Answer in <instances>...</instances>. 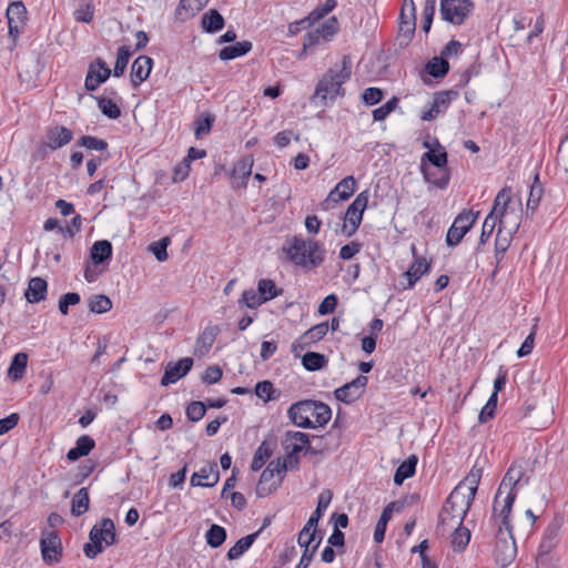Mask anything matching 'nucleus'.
Wrapping results in <instances>:
<instances>
[{
	"instance_id": "obj_1",
	"label": "nucleus",
	"mask_w": 568,
	"mask_h": 568,
	"mask_svg": "<svg viewBox=\"0 0 568 568\" xmlns=\"http://www.w3.org/2000/svg\"><path fill=\"white\" fill-rule=\"evenodd\" d=\"M282 251L293 265L305 271H312L321 266L326 254L322 243L313 239H305L302 235L287 239L282 246Z\"/></svg>"
},
{
	"instance_id": "obj_2",
	"label": "nucleus",
	"mask_w": 568,
	"mask_h": 568,
	"mask_svg": "<svg viewBox=\"0 0 568 568\" xmlns=\"http://www.w3.org/2000/svg\"><path fill=\"white\" fill-rule=\"evenodd\" d=\"M483 468L474 465L468 475L453 489L443 508L453 514L455 523H463L477 493Z\"/></svg>"
},
{
	"instance_id": "obj_3",
	"label": "nucleus",
	"mask_w": 568,
	"mask_h": 568,
	"mask_svg": "<svg viewBox=\"0 0 568 568\" xmlns=\"http://www.w3.org/2000/svg\"><path fill=\"white\" fill-rule=\"evenodd\" d=\"M352 61L344 55L341 63L332 67L318 81L315 92L311 98L312 102L321 106H327L336 97L344 95L343 84L351 78Z\"/></svg>"
},
{
	"instance_id": "obj_4",
	"label": "nucleus",
	"mask_w": 568,
	"mask_h": 568,
	"mask_svg": "<svg viewBox=\"0 0 568 568\" xmlns=\"http://www.w3.org/2000/svg\"><path fill=\"white\" fill-rule=\"evenodd\" d=\"M525 467L521 463H514L505 474L494 499V516L499 513L504 518L509 517L513 504L516 499V488L528 484L529 478L525 477Z\"/></svg>"
},
{
	"instance_id": "obj_5",
	"label": "nucleus",
	"mask_w": 568,
	"mask_h": 568,
	"mask_svg": "<svg viewBox=\"0 0 568 568\" xmlns=\"http://www.w3.org/2000/svg\"><path fill=\"white\" fill-rule=\"evenodd\" d=\"M288 417L294 425L302 428H316L326 425L332 410L328 405L316 400H302L288 408Z\"/></svg>"
},
{
	"instance_id": "obj_6",
	"label": "nucleus",
	"mask_w": 568,
	"mask_h": 568,
	"mask_svg": "<svg viewBox=\"0 0 568 568\" xmlns=\"http://www.w3.org/2000/svg\"><path fill=\"white\" fill-rule=\"evenodd\" d=\"M493 517L497 521L496 525H498L495 540V560L504 568L514 561L517 548L509 525V517L504 518V516H499V513L496 516L493 515Z\"/></svg>"
},
{
	"instance_id": "obj_7",
	"label": "nucleus",
	"mask_w": 568,
	"mask_h": 568,
	"mask_svg": "<svg viewBox=\"0 0 568 568\" xmlns=\"http://www.w3.org/2000/svg\"><path fill=\"white\" fill-rule=\"evenodd\" d=\"M91 542H88L83 547V551L88 558H95L100 552L103 551L102 541L106 546L113 545L115 541V528L114 524L110 518H104L100 525H94L89 534Z\"/></svg>"
},
{
	"instance_id": "obj_8",
	"label": "nucleus",
	"mask_w": 568,
	"mask_h": 568,
	"mask_svg": "<svg viewBox=\"0 0 568 568\" xmlns=\"http://www.w3.org/2000/svg\"><path fill=\"white\" fill-rule=\"evenodd\" d=\"M368 196L363 192L359 193L353 203L347 207L344 216V223L341 229V233L349 237L352 236L358 229L364 210L367 206Z\"/></svg>"
},
{
	"instance_id": "obj_9",
	"label": "nucleus",
	"mask_w": 568,
	"mask_h": 568,
	"mask_svg": "<svg viewBox=\"0 0 568 568\" xmlns=\"http://www.w3.org/2000/svg\"><path fill=\"white\" fill-rule=\"evenodd\" d=\"M474 9L470 0H442L440 14L443 20L453 24H462Z\"/></svg>"
},
{
	"instance_id": "obj_10",
	"label": "nucleus",
	"mask_w": 568,
	"mask_h": 568,
	"mask_svg": "<svg viewBox=\"0 0 568 568\" xmlns=\"http://www.w3.org/2000/svg\"><path fill=\"white\" fill-rule=\"evenodd\" d=\"M478 214L479 212L463 211L456 216L446 235L448 246H456L460 243L466 233L473 227Z\"/></svg>"
},
{
	"instance_id": "obj_11",
	"label": "nucleus",
	"mask_w": 568,
	"mask_h": 568,
	"mask_svg": "<svg viewBox=\"0 0 568 568\" xmlns=\"http://www.w3.org/2000/svg\"><path fill=\"white\" fill-rule=\"evenodd\" d=\"M523 216L521 202H518L516 207L509 206V202L504 206L501 203L498 206V220L499 233L516 234Z\"/></svg>"
},
{
	"instance_id": "obj_12",
	"label": "nucleus",
	"mask_w": 568,
	"mask_h": 568,
	"mask_svg": "<svg viewBox=\"0 0 568 568\" xmlns=\"http://www.w3.org/2000/svg\"><path fill=\"white\" fill-rule=\"evenodd\" d=\"M42 558L48 565L57 564L61 560L62 544L54 530H44L40 539Z\"/></svg>"
},
{
	"instance_id": "obj_13",
	"label": "nucleus",
	"mask_w": 568,
	"mask_h": 568,
	"mask_svg": "<svg viewBox=\"0 0 568 568\" xmlns=\"http://www.w3.org/2000/svg\"><path fill=\"white\" fill-rule=\"evenodd\" d=\"M508 202H510V189L504 187L498 192L497 196L495 197L493 210L486 216L483 223L481 234L479 237V245L485 244L494 232V229L498 220V206L501 203L505 206Z\"/></svg>"
},
{
	"instance_id": "obj_14",
	"label": "nucleus",
	"mask_w": 568,
	"mask_h": 568,
	"mask_svg": "<svg viewBox=\"0 0 568 568\" xmlns=\"http://www.w3.org/2000/svg\"><path fill=\"white\" fill-rule=\"evenodd\" d=\"M368 378L364 375L357 376L349 383L335 389L336 399L345 404H351L358 399L365 392Z\"/></svg>"
},
{
	"instance_id": "obj_15",
	"label": "nucleus",
	"mask_w": 568,
	"mask_h": 568,
	"mask_svg": "<svg viewBox=\"0 0 568 568\" xmlns=\"http://www.w3.org/2000/svg\"><path fill=\"white\" fill-rule=\"evenodd\" d=\"M310 439L308 435L302 432H286L283 439V445L287 450V459L292 462L294 459L295 464H298L297 454H300L303 449L307 448Z\"/></svg>"
},
{
	"instance_id": "obj_16",
	"label": "nucleus",
	"mask_w": 568,
	"mask_h": 568,
	"mask_svg": "<svg viewBox=\"0 0 568 568\" xmlns=\"http://www.w3.org/2000/svg\"><path fill=\"white\" fill-rule=\"evenodd\" d=\"M457 95L458 93L453 90L436 92L430 108L422 113L420 119L423 121H432L436 119L440 113L447 110L452 101L456 99Z\"/></svg>"
},
{
	"instance_id": "obj_17",
	"label": "nucleus",
	"mask_w": 568,
	"mask_h": 568,
	"mask_svg": "<svg viewBox=\"0 0 568 568\" xmlns=\"http://www.w3.org/2000/svg\"><path fill=\"white\" fill-rule=\"evenodd\" d=\"M416 28V7L414 0H404L399 14V34L410 40Z\"/></svg>"
},
{
	"instance_id": "obj_18",
	"label": "nucleus",
	"mask_w": 568,
	"mask_h": 568,
	"mask_svg": "<svg viewBox=\"0 0 568 568\" xmlns=\"http://www.w3.org/2000/svg\"><path fill=\"white\" fill-rule=\"evenodd\" d=\"M192 366L193 359L191 357L181 358L176 363H169L161 378V385L168 386L176 383L191 371Z\"/></svg>"
},
{
	"instance_id": "obj_19",
	"label": "nucleus",
	"mask_w": 568,
	"mask_h": 568,
	"mask_svg": "<svg viewBox=\"0 0 568 568\" xmlns=\"http://www.w3.org/2000/svg\"><path fill=\"white\" fill-rule=\"evenodd\" d=\"M220 475L216 463L203 466L191 476V485L199 487H213L219 483Z\"/></svg>"
},
{
	"instance_id": "obj_20",
	"label": "nucleus",
	"mask_w": 568,
	"mask_h": 568,
	"mask_svg": "<svg viewBox=\"0 0 568 568\" xmlns=\"http://www.w3.org/2000/svg\"><path fill=\"white\" fill-rule=\"evenodd\" d=\"M153 60L148 55L138 57L131 68V82L134 89L139 88L144 82L152 70Z\"/></svg>"
},
{
	"instance_id": "obj_21",
	"label": "nucleus",
	"mask_w": 568,
	"mask_h": 568,
	"mask_svg": "<svg viewBox=\"0 0 568 568\" xmlns=\"http://www.w3.org/2000/svg\"><path fill=\"white\" fill-rule=\"evenodd\" d=\"M72 139L73 133L70 129L63 125H57L48 129L45 145L54 151L70 143Z\"/></svg>"
},
{
	"instance_id": "obj_22",
	"label": "nucleus",
	"mask_w": 568,
	"mask_h": 568,
	"mask_svg": "<svg viewBox=\"0 0 568 568\" xmlns=\"http://www.w3.org/2000/svg\"><path fill=\"white\" fill-rule=\"evenodd\" d=\"M355 179L349 175L339 181L336 186L329 192L326 202L337 203L339 201L347 200L351 195H353L355 191Z\"/></svg>"
},
{
	"instance_id": "obj_23",
	"label": "nucleus",
	"mask_w": 568,
	"mask_h": 568,
	"mask_svg": "<svg viewBox=\"0 0 568 568\" xmlns=\"http://www.w3.org/2000/svg\"><path fill=\"white\" fill-rule=\"evenodd\" d=\"M47 291V282L41 277H33L29 281L24 296L29 303H39L45 300Z\"/></svg>"
},
{
	"instance_id": "obj_24",
	"label": "nucleus",
	"mask_w": 568,
	"mask_h": 568,
	"mask_svg": "<svg viewBox=\"0 0 568 568\" xmlns=\"http://www.w3.org/2000/svg\"><path fill=\"white\" fill-rule=\"evenodd\" d=\"M94 446L95 443L92 437L89 435H82L77 439L75 446L68 452L67 458L71 462H75L79 458L89 455Z\"/></svg>"
},
{
	"instance_id": "obj_25",
	"label": "nucleus",
	"mask_w": 568,
	"mask_h": 568,
	"mask_svg": "<svg viewBox=\"0 0 568 568\" xmlns=\"http://www.w3.org/2000/svg\"><path fill=\"white\" fill-rule=\"evenodd\" d=\"M430 270V264L425 258H416L412 266L403 274L407 278L406 288H412L415 283Z\"/></svg>"
},
{
	"instance_id": "obj_26",
	"label": "nucleus",
	"mask_w": 568,
	"mask_h": 568,
	"mask_svg": "<svg viewBox=\"0 0 568 568\" xmlns=\"http://www.w3.org/2000/svg\"><path fill=\"white\" fill-rule=\"evenodd\" d=\"M544 195V186L539 179V173H536L530 185L528 200L526 203V214L531 212V214L537 210L541 199Z\"/></svg>"
},
{
	"instance_id": "obj_27",
	"label": "nucleus",
	"mask_w": 568,
	"mask_h": 568,
	"mask_svg": "<svg viewBox=\"0 0 568 568\" xmlns=\"http://www.w3.org/2000/svg\"><path fill=\"white\" fill-rule=\"evenodd\" d=\"M328 323H320L307 329L298 339L300 345L308 346L312 343L321 341L328 332Z\"/></svg>"
},
{
	"instance_id": "obj_28",
	"label": "nucleus",
	"mask_w": 568,
	"mask_h": 568,
	"mask_svg": "<svg viewBox=\"0 0 568 568\" xmlns=\"http://www.w3.org/2000/svg\"><path fill=\"white\" fill-rule=\"evenodd\" d=\"M252 50V43L250 41L236 42L233 45L223 48L219 52V58L223 61L232 60L242 55H245Z\"/></svg>"
},
{
	"instance_id": "obj_29",
	"label": "nucleus",
	"mask_w": 568,
	"mask_h": 568,
	"mask_svg": "<svg viewBox=\"0 0 568 568\" xmlns=\"http://www.w3.org/2000/svg\"><path fill=\"white\" fill-rule=\"evenodd\" d=\"M202 28L209 33H215L223 29L224 18L219 13L217 10L211 9L202 17Z\"/></svg>"
},
{
	"instance_id": "obj_30",
	"label": "nucleus",
	"mask_w": 568,
	"mask_h": 568,
	"mask_svg": "<svg viewBox=\"0 0 568 568\" xmlns=\"http://www.w3.org/2000/svg\"><path fill=\"white\" fill-rule=\"evenodd\" d=\"M112 255V245L106 240L94 242L91 247L90 256L94 264H101Z\"/></svg>"
},
{
	"instance_id": "obj_31",
	"label": "nucleus",
	"mask_w": 568,
	"mask_h": 568,
	"mask_svg": "<svg viewBox=\"0 0 568 568\" xmlns=\"http://www.w3.org/2000/svg\"><path fill=\"white\" fill-rule=\"evenodd\" d=\"M27 364L28 355L26 353H17L8 369L9 377L14 382L20 381L26 374Z\"/></svg>"
},
{
	"instance_id": "obj_32",
	"label": "nucleus",
	"mask_w": 568,
	"mask_h": 568,
	"mask_svg": "<svg viewBox=\"0 0 568 568\" xmlns=\"http://www.w3.org/2000/svg\"><path fill=\"white\" fill-rule=\"evenodd\" d=\"M416 465L417 457L412 455L397 467L394 475V483L399 486L405 479L412 477L415 474Z\"/></svg>"
},
{
	"instance_id": "obj_33",
	"label": "nucleus",
	"mask_w": 568,
	"mask_h": 568,
	"mask_svg": "<svg viewBox=\"0 0 568 568\" xmlns=\"http://www.w3.org/2000/svg\"><path fill=\"white\" fill-rule=\"evenodd\" d=\"M27 9L21 1H14L9 4L7 9V19L9 26V32L12 34L13 30H17V26L13 27L14 22H22L26 18Z\"/></svg>"
},
{
	"instance_id": "obj_34",
	"label": "nucleus",
	"mask_w": 568,
	"mask_h": 568,
	"mask_svg": "<svg viewBox=\"0 0 568 568\" xmlns=\"http://www.w3.org/2000/svg\"><path fill=\"white\" fill-rule=\"evenodd\" d=\"M261 530L239 539L227 551L230 560L239 559L253 545Z\"/></svg>"
},
{
	"instance_id": "obj_35",
	"label": "nucleus",
	"mask_w": 568,
	"mask_h": 568,
	"mask_svg": "<svg viewBox=\"0 0 568 568\" xmlns=\"http://www.w3.org/2000/svg\"><path fill=\"white\" fill-rule=\"evenodd\" d=\"M89 491L88 488H80L73 496L71 503V514L75 517L81 516L89 509Z\"/></svg>"
},
{
	"instance_id": "obj_36",
	"label": "nucleus",
	"mask_w": 568,
	"mask_h": 568,
	"mask_svg": "<svg viewBox=\"0 0 568 568\" xmlns=\"http://www.w3.org/2000/svg\"><path fill=\"white\" fill-rule=\"evenodd\" d=\"M217 333V326H211L205 328L196 339V352L201 354H206L211 346L213 345Z\"/></svg>"
},
{
	"instance_id": "obj_37",
	"label": "nucleus",
	"mask_w": 568,
	"mask_h": 568,
	"mask_svg": "<svg viewBox=\"0 0 568 568\" xmlns=\"http://www.w3.org/2000/svg\"><path fill=\"white\" fill-rule=\"evenodd\" d=\"M454 531L452 534V547L454 551H462L466 548L470 540V530L463 525L458 527L452 528Z\"/></svg>"
},
{
	"instance_id": "obj_38",
	"label": "nucleus",
	"mask_w": 568,
	"mask_h": 568,
	"mask_svg": "<svg viewBox=\"0 0 568 568\" xmlns=\"http://www.w3.org/2000/svg\"><path fill=\"white\" fill-rule=\"evenodd\" d=\"M331 498L332 496L329 491H324L318 496L317 507L306 523L310 527L317 528L318 521L323 516V511L328 507L331 503Z\"/></svg>"
},
{
	"instance_id": "obj_39",
	"label": "nucleus",
	"mask_w": 568,
	"mask_h": 568,
	"mask_svg": "<svg viewBox=\"0 0 568 568\" xmlns=\"http://www.w3.org/2000/svg\"><path fill=\"white\" fill-rule=\"evenodd\" d=\"M88 307L92 313L103 314L112 308V302L106 295L98 294L89 298Z\"/></svg>"
},
{
	"instance_id": "obj_40",
	"label": "nucleus",
	"mask_w": 568,
	"mask_h": 568,
	"mask_svg": "<svg viewBox=\"0 0 568 568\" xmlns=\"http://www.w3.org/2000/svg\"><path fill=\"white\" fill-rule=\"evenodd\" d=\"M131 55H132V50L130 47L122 45L119 48L116 60H115V65H114V70H113L114 77L119 78L124 73Z\"/></svg>"
},
{
	"instance_id": "obj_41",
	"label": "nucleus",
	"mask_w": 568,
	"mask_h": 568,
	"mask_svg": "<svg viewBox=\"0 0 568 568\" xmlns=\"http://www.w3.org/2000/svg\"><path fill=\"white\" fill-rule=\"evenodd\" d=\"M303 366L311 372L322 369L327 361L323 354L307 352L302 358Z\"/></svg>"
},
{
	"instance_id": "obj_42",
	"label": "nucleus",
	"mask_w": 568,
	"mask_h": 568,
	"mask_svg": "<svg viewBox=\"0 0 568 568\" xmlns=\"http://www.w3.org/2000/svg\"><path fill=\"white\" fill-rule=\"evenodd\" d=\"M78 22L90 23L94 17V7L91 1L82 0L73 12Z\"/></svg>"
},
{
	"instance_id": "obj_43",
	"label": "nucleus",
	"mask_w": 568,
	"mask_h": 568,
	"mask_svg": "<svg viewBox=\"0 0 568 568\" xmlns=\"http://www.w3.org/2000/svg\"><path fill=\"white\" fill-rule=\"evenodd\" d=\"M558 541V527L549 526L539 546V555L548 554Z\"/></svg>"
},
{
	"instance_id": "obj_44",
	"label": "nucleus",
	"mask_w": 568,
	"mask_h": 568,
	"mask_svg": "<svg viewBox=\"0 0 568 568\" xmlns=\"http://www.w3.org/2000/svg\"><path fill=\"white\" fill-rule=\"evenodd\" d=\"M426 70L434 78H443L447 74L449 64L444 58L435 57L426 64Z\"/></svg>"
},
{
	"instance_id": "obj_45",
	"label": "nucleus",
	"mask_w": 568,
	"mask_h": 568,
	"mask_svg": "<svg viewBox=\"0 0 568 568\" xmlns=\"http://www.w3.org/2000/svg\"><path fill=\"white\" fill-rule=\"evenodd\" d=\"M206 542L213 548L220 547L226 539V530L219 526L212 525L205 534Z\"/></svg>"
},
{
	"instance_id": "obj_46",
	"label": "nucleus",
	"mask_w": 568,
	"mask_h": 568,
	"mask_svg": "<svg viewBox=\"0 0 568 568\" xmlns=\"http://www.w3.org/2000/svg\"><path fill=\"white\" fill-rule=\"evenodd\" d=\"M100 111L109 119H118L121 115V110L116 103L111 99L104 97H95Z\"/></svg>"
},
{
	"instance_id": "obj_47",
	"label": "nucleus",
	"mask_w": 568,
	"mask_h": 568,
	"mask_svg": "<svg viewBox=\"0 0 568 568\" xmlns=\"http://www.w3.org/2000/svg\"><path fill=\"white\" fill-rule=\"evenodd\" d=\"M255 395L265 400H274L277 398L280 393L274 388L270 381L258 382L255 386Z\"/></svg>"
},
{
	"instance_id": "obj_48",
	"label": "nucleus",
	"mask_w": 568,
	"mask_h": 568,
	"mask_svg": "<svg viewBox=\"0 0 568 568\" xmlns=\"http://www.w3.org/2000/svg\"><path fill=\"white\" fill-rule=\"evenodd\" d=\"M316 541V528L305 524L297 537L298 545L304 549H312Z\"/></svg>"
},
{
	"instance_id": "obj_49",
	"label": "nucleus",
	"mask_w": 568,
	"mask_h": 568,
	"mask_svg": "<svg viewBox=\"0 0 568 568\" xmlns=\"http://www.w3.org/2000/svg\"><path fill=\"white\" fill-rule=\"evenodd\" d=\"M257 292L265 302L276 297L280 291L276 288L275 283L272 280H260L257 284Z\"/></svg>"
},
{
	"instance_id": "obj_50",
	"label": "nucleus",
	"mask_w": 568,
	"mask_h": 568,
	"mask_svg": "<svg viewBox=\"0 0 568 568\" xmlns=\"http://www.w3.org/2000/svg\"><path fill=\"white\" fill-rule=\"evenodd\" d=\"M497 399L498 396L496 395V392H493L490 397L488 398L486 405L481 408L478 420L481 424L487 423L495 416L496 407H497Z\"/></svg>"
},
{
	"instance_id": "obj_51",
	"label": "nucleus",
	"mask_w": 568,
	"mask_h": 568,
	"mask_svg": "<svg viewBox=\"0 0 568 568\" xmlns=\"http://www.w3.org/2000/svg\"><path fill=\"white\" fill-rule=\"evenodd\" d=\"M215 120V116L213 114H205L204 116H200L195 121V130L194 134L197 139L202 138L203 135L207 134L211 131L212 124Z\"/></svg>"
},
{
	"instance_id": "obj_52",
	"label": "nucleus",
	"mask_w": 568,
	"mask_h": 568,
	"mask_svg": "<svg viewBox=\"0 0 568 568\" xmlns=\"http://www.w3.org/2000/svg\"><path fill=\"white\" fill-rule=\"evenodd\" d=\"M170 237L166 236L149 245V250L154 254L159 262H164L168 260L166 248L170 245Z\"/></svg>"
},
{
	"instance_id": "obj_53",
	"label": "nucleus",
	"mask_w": 568,
	"mask_h": 568,
	"mask_svg": "<svg viewBox=\"0 0 568 568\" xmlns=\"http://www.w3.org/2000/svg\"><path fill=\"white\" fill-rule=\"evenodd\" d=\"M459 525H463V523H455L453 514L449 510H446L445 508L442 509V513L439 514V523L437 526L438 531L446 534L447 531L452 530V528L458 527Z\"/></svg>"
},
{
	"instance_id": "obj_54",
	"label": "nucleus",
	"mask_w": 568,
	"mask_h": 568,
	"mask_svg": "<svg viewBox=\"0 0 568 568\" xmlns=\"http://www.w3.org/2000/svg\"><path fill=\"white\" fill-rule=\"evenodd\" d=\"M271 456V450L265 446V444H262L255 452L252 463H251V469L253 471L260 470L266 460Z\"/></svg>"
},
{
	"instance_id": "obj_55",
	"label": "nucleus",
	"mask_w": 568,
	"mask_h": 568,
	"mask_svg": "<svg viewBox=\"0 0 568 568\" xmlns=\"http://www.w3.org/2000/svg\"><path fill=\"white\" fill-rule=\"evenodd\" d=\"M398 100L397 98H392L385 104L373 111V118L375 121H383L387 118L389 113H392L397 106Z\"/></svg>"
},
{
	"instance_id": "obj_56",
	"label": "nucleus",
	"mask_w": 568,
	"mask_h": 568,
	"mask_svg": "<svg viewBox=\"0 0 568 568\" xmlns=\"http://www.w3.org/2000/svg\"><path fill=\"white\" fill-rule=\"evenodd\" d=\"M206 413V405L203 402H192L186 408V416L192 422H199Z\"/></svg>"
},
{
	"instance_id": "obj_57",
	"label": "nucleus",
	"mask_w": 568,
	"mask_h": 568,
	"mask_svg": "<svg viewBox=\"0 0 568 568\" xmlns=\"http://www.w3.org/2000/svg\"><path fill=\"white\" fill-rule=\"evenodd\" d=\"M439 151L436 153L434 150H429L423 155V160L427 159L433 165L443 169L447 164V153L443 150V148L438 144Z\"/></svg>"
},
{
	"instance_id": "obj_58",
	"label": "nucleus",
	"mask_w": 568,
	"mask_h": 568,
	"mask_svg": "<svg viewBox=\"0 0 568 568\" xmlns=\"http://www.w3.org/2000/svg\"><path fill=\"white\" fill-rule=\"evenodd\" d=\"M79 144L90 150L105 151L108 143L104 140L91 135H84L79 140Z\"/></svg>"
},
{
	"instance_id": "obj_59",
	"label": "nucleus",
	"mask_w": 568,
	"mask_h": 568,
	"mask_svg": "<svg viewBox=\"0 0 568 568\" xmlns=\"http://www.w3.org/2000/svg\"><path fill=\"white\" fill-rule=\"evenodd\" d=\"M436 0H426L425 6L423 8V30L428 32L432 27L433 18L435 14Z\"/></svg>"
},
{
	"instance_id": "obj_60",
	"label": "nucleus",
	"mask_w": 568,
	"mask_h": 568,
	"mask_svg": "<svg viewBox=\"0 0 568 568\" xmlns=\"http://www.w3.org/2000/svg\"><path fill=\"white\" fill-rule=\"evenodd\" d=\"M240 302H243L247 307L255 308L262 303H265V298H262L258 292L254 290L244 291Z\"/></svg>"
},
{
	"instance_id": "obj_61",
	"label": "nucleus",
	"mask_w": 568,
	"mask_h": 568,
	"mask_svg": "<svg viewBox=\"0 0 568 568\" xmlns=\"http://www.w3.org/2000/svg\"><path fill=\"white\" fill-rule=\"evenodd\" d=\"M80 302V295L74 292L62 295L59 300V311L67 315L69 313V306L77 305Z\"/></svg>"
},
{
	"instance_id": "obj_62",
	"label": "nucleus",
	"mask_w": 568,
	"mask_h": 568,
	"mask_svg": "<svg viewBox=\"0 0 568 568\" xmlns=\"http://www.w3.org/2000/svg\"><path fill=\"white\" fill-rule=\"evenodd\" d=\"M222 376V368L217 365H212L205 369L204 374L202 375V381L203 383L211 385L221 381Z\"/></svg>"
},
{
	"instance_id": "obj_63",
	"label": "nucleus",
	"mask_w": 568,
	"mask_h": 568,
	"mask_svg": "<svg viewBox=\"0 0 568 568\" xmlns=\"http://www.w3.org/2000/svg\"><path fill=\"white\" fill-rule=\"evenodd\" d=\"M337 31H338V21L334 17L329 18L317 29V33H320L322 36V38H324V39L332 37Z\"/></svg>"
},
{
	"instance_id": "obj_64",
	"label": "nucleus",
	"mask_w": 568,
	"mask_h": 568,
	"mask_svg": "<svg viewBox=\"0 0 568 568\" xmlns=\"http://www.w3.org/2000/svg\"><path fill=\"white\" fill-rule=\"evenodd\" d=\"M337 303H338V301H337V296L335 294L327 295L318 306V310H317L318 314H321V315L332 314L335 311Z\"/></svg>"
}]
</instances>
